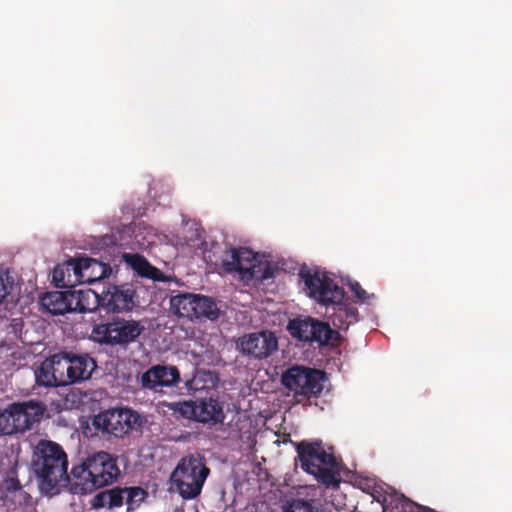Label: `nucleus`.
I'll list each match as a JSON object with an SVG mask.
<instances>
[{
	"label": "nucleus",
	"mask_w": 512,
	"mask_h": 512,
	"mask_svg": "<svg viewBox=\"0 0 512 512\" xmlns=\"http://www.w3.org/2000/svg\"><path fill=\"white\" fill-rule=\"evenodd\" d=\"M72 265L76 268L75 280H79V283L91 284L109 277L112 273L109 264L91 257L76 258V263Z\"/></svg>",
	"instance_id": "16"
},
{
	"label": "nucleus",
	"mask_w": 512,
	"mask_h": 512,
	"mask_svg": "<svg viewBox=\"0 0 512 512\" xmlns=\"http://www.w3.org/2000/svg\"><path fill=\"white\" fill-rule=\"evenodd\" d=\"M93 425L103 433L122 437L141 425L140 415L127 408L105 410L93 419Z\"/></svg>",
	"instance_id": "11"
},
{
	"label": "nucleus",
	"mask_w": 512,
	"mask_h": 512,
	"mask_svg": "<svg viewBox=\"0 0 512 512\" xmlns=\"http://www.w3.org/2000/svg\"><path fill=\"white\" fill-rule=\"evenodd\" d=\"M35 382L38 386L43 387L61 386L60 383H58L55 369L53 368L49 358L45 359L35 370Z\"/></svg>",
	"instance_id": "28"
},
{
	"label": "nucleus",
	"mask_w": 512,
	"mask_h": 512,
	"mask_svg": "<svg viewBox=\"0 0 512 512\" xmlns=\"http://www.w3.org/2000/svg\"><path fill=\"white\" fill-rule=\"evenodd\" d=\"M259 264L257 254L246 247L229 249L222 260V267L226 273H238L243 280L257 278Z\"/></svg>",
	"instance_id": "13"
},
{
	"label": "nucleus",
	"mask_w": 512,
	"mask_h": 512,
	"mask_svg": "<svg viewBox=\"0 0 512 512\" xmlns=\"http://www.w3.org/2000/svg\"><path fill=\"white\" fill-rule=\"evenodd\" d=\"M49 360L55 369L58 383H60L61 386L70 385V379H67V374L70 370L69 351H61L53 354L49 357Z\"/></svg>",
	"instance_id": "27"
},
{
	"label": "nucleus",
	"mask_w": 512,
	"mask_h": 512,
	"mask_svg": "<svg viewBox=\"0 0 512 512\" xmlns=\"http://www.w3.org/2000/svg\"><path fill=\"white\" fill-rule=\"evenodd\" d=\"M76 258H70L63 264H58L55 266L52 272V281L58 288H68L73 287L76 283H79V280H75L76 277V268L73 267L75 264Z\"/></svg>",
	"instance_id": "22"
},
{
	"label": "nucleus",
	"mask_w": 512,
	"mask_h": 512,
	"mask_svg": "<svg viewBox=\"0 0 512 512\" xmlns=\"http://www.w3.org/2000/svg\"><path fill=\"white\" fill-rule=\"evenodd\" d=\"M124 503V488L121 487L99 492L91 501V505L94 509H114L121 507Z\"/></svg>",
	"instance_id": "21"
},
{
	"label": "nucleus",
	"mask_w": 512,
	"mask_h": 512,
	"mask_svg": "<svg viewBox=\"0 0 512 512\" xmlns=\"http://www.w3.org/2000/svg\"><path fill=\"white\" fill-rule=\"evenodd\" d=\"M312 343L316 342L320 346L340 344L341 336L338 331L333 330L326 322L314 319L313 321Z\"/></svg>",
	"instance_id": "24"
},
{
	"label": "nucleus",
	"mask_w": 512,
	"mask_h": 512,
	"mask_svg": "<svg viewBox=\"0 0 512 512\" xmlns=\"http://www.w3.org/2000/svg\"><path fill=\"white\" fill-rule=\"evenodd\" d=\"M409 506L411 507V512L414 510V509H420L421 507L415 503H410Z\"/></svg>",
	"instance_id": "34"
},
{
	"label": "nucleus",
	"mask_w": 512,
	"mask_h": 512,
	"mask_svg": "<svg viewBox=\"0 0 512 512\" xmlns=\"http://www.w3.org/2000/svg\"><path fill=\"white\" fill-rule=\"evenodd\" d=\"M147 207L139 199H131L122 207V214L128 224H134V221L146 214Z\"/></svg>",
	"instance_id": "30"
},
{
	"label": "nucleus",
	"mask_w": 512,
	"mask_h": 512,
	"mask_svg": "<svg viewBox=\"0 0 512 512\" xmlns=\"http://www.w3.org/2000/svg\"><path fill=\"white\" fill-rule=\"evenodd\" d=\"M170 310L176 316L191 321H215L220 314V309L214 299L188 292L171 296Z\"/></svg>",
	"instance_id": "7"
},
{
	"label": "nucleus",
	"mask_w": 512,
	"mask_h": 512,
	"mask_svg": "<svg viewBox=\"0 0 512 512\" xmlns=\"http://www.w3.org/2000/svg\"><path fill=\"white\" fill-rule=\"evenodd\" d=\"M299 277L304 283L303 290L307 296L322 305H335L330 318L336 328L347 330L351 324L358 321L357 308L342 304L344 290L326 272L303 266L299 271Z\"/></svg>",
	"instance_id": "1"
},
{
	"label": "nucleus",
	"mask_w": 512,
	"mask_h": 512,
	"mask_svg": "<svg viewBox=\"0 0 512 512\" xmlns=\"http://www.w3.org/2000/svg\"><path fill=\"white\" fill-rule=\"evenodd\" d=\"M70 370L67 379L70 384L81 383L89 380L97 368L96 360L87 353H74L69 351Z\"/></svg>",
	"instance_id": "17"
},
{
	"label": "nucleus",
	"mask_w": 512,
	"mask_h": 512,
	"mask_svg": "<svg viewBox=\"0 0 512 512\" xmlns=\"http://www.w3.org/2000/svg\"><path fill=\"white\" fill-rule=\"evenodd\" d=\"M210 474L205 460L200 455L183 457L171 474V481L183 499L196 498Z\"/></svg>",
	"instance_id": "6"
},
{
	"label": "nucleus",
	"mask_w": 512,
	"mask_h": 512,
	"mask_svg": "<svg viewBox=\"0 0 512 512\" xmlns=\"http://www.w3.org/2000/svg\"><path fill=\"white\" fill-rule=\"evenodd\" d=\"M138 298L132 283L110 285L101 294L102 308L108 313L130 312L137 306Z\"/></svg>",
	"instance_id": "14"
},
{
	"label": "nucleus",
	"mask_w": 512,
	"mask_h": 512,
	"mask_svg": "<svg viewBox=\"0 0 512 512\" xmlns=\"http://www.w3.org/2000/svg\"><path fill=\"white\" fill-rule=\"evenodd\" d=\"M180 382V373L175 366L155 365L145 371L140 379L144 389L158 391L162 387H174Z\"/></svg>",
	"instance_id": "15"
},
{
	"label": "nucleus",
	"mask_w": 512,
	"mask_h": 512,
	"mask_svg": "<svg viewBox=\"0 0 512 512\" xmlns=\"http://www.w3.org/2000/svg\"><path fill=\"white\" fill-rule=\"evenodd\" d=\"M236 349L243 356L265 359L277 351L278 339L275 333L269 330L247 333L237 339Z\"/></svg>",
	"instance_id": "12"
},
{
	"label": "nucleus",
	"mask_w": 512,
	"mask_h": 512,
	"mask_svg": "<svg viewBox=\"0 0 512 512\" xmlns=\"http://www.w3.org/2000/svg\"><path fill=\"white\" fill-rule=\"evenodd\" d=\"M182 224L188 225L189 224V220H186L185 218H183Z\"/></svg>",
	"instance_id": "35"
},
{
	"label": "nucleus",
	"mask_w": 512,
	"mask_h": 512,
	"mask_svg": "<svg viewBox=\"0 0 512 512\" xmlns=\"http://www.w3.org/2000/svg\"><path fill=\"white\" fill-rule=\"evenodd\" d=\"M31 466L45 494H52L61 481L70 480L68 459L63 448L50 440H40L33 449Z\"/></svg>",
	"instance_id": "3"
},
{
	"label": "nucleus",
	"mask_w": 512,
	"mask_h": 512,
	"mask_svg": "<svg viewBox=\"0 0 512 512\" xmlns=\"http://www.w3.org/2000/svg\"><path fill=\"white\" fill-rule=\"evenodd\" d=\"M7 294L6 285L4 284V281L2 277L0 276V303L5 298Z\"/></svg>",
	"instance_id": "33"
},
{
	"label": "nucleus",
	"mask_w": 512,
	"mask_h": 512,
	"mask_svg": "<svg viewBox=\"0 0 512 512\" xmlns=\"http://www.w3.org/2000/svg\"><path fill=\"white\" fill-rule=\"evenodd\" d=\"M120 476L117 458L105 451L89 456L71 470V490L75 494H88L111 485Z\"/></svg>",
	"instance_id": "2"
},
{
	"label": "nucleus",
	"mask_w": 512,
	"mask_h": 512,
	"mask_svg": "<svg viewBox=\"0 0 512 512\" xmlns=\"http://www.w3.org/2000/svg\"><path fill=\"white\" fill-rule=\"evenodd\" d=\"M73 294V310L81 313L93 312L98 307L102 308L101 295L96 292L88 290L72 291Z\"/></svg>",
	"instance_id": "23"
},
{
	"label": "nucleus",
	"mask_w": 512,
	"mask_h": 512,
	"mask_svg": "<svg viewBox=\"0 0 512 512\" xmlns=\"http://www.w3.org/2000/svg\"><path fill=\"white\" fill-rule=\"evenodd\" d=\"M144 330L140 321L116 317L107 323L94 325L92 338L100 344L126 347L137 341Z\"/></svg>",
	"instance_id": "8"
},
{
	"label": "nucleus",
	"mask_w": 512,
	"mask_h": 512,
	"mask_svg": "<svg viewBox=\"0 0 512 512\" xmlns=\"http://www.w3.org/2000/svg\"><path fill=\"white\" fill-rule=\"evenodd\" d=\"M301 468L318 482L330 486L338 484V463L333 447L326 448L321 440H303L295 445Z\"/></svg>",
	"instance_id": "4"
},
{
	"label": "nucleus",
	"mask_w": 512,
	"mask_h": 512,
	"mask_svg": "<svg viewBox=\"0 0 512 512\" xmlns=\"http://www.w3.org/2000/svg\"><path fill=\"white\" fill-rule=\"evenodd\" d=\"M72 291H52L41 298V305L53 315H62L73 310Z\"/></svg>",
	"instance_id": "18"
},
{
	"label": "nucleus",
	"mask_w": 512,
	"mask_h": 512,
	"mask_svg": "<svg viewBox=\"0 0 512 512\" xmlns=\"http://www.w3.org/2000/svg\"><path fill=\"white\" fill-rule=\"evenodd\" d=\"M3 488L7 492L6 498L15 508H25L33 505L32 496L24 490L16 477H9L4 480Z\"/></svg>",
	"instance_id": "20"
},
{
	"label": "nucleus",
	"mask_w": 512,
	"mask_h": 512,
	"mask_svg": "<svg viewBox=\"0 0 512 512\" xmlns=\"http://www.w3.org/2000/svg\"><path fill=\"white\" fill-rule=\"evenodd\" d=\"M146 496L147 492L141 487H124V502L127 506V512L136 510Z\"/></svg>",
	"instance_id": "29"
},
{
	"label": "nucleus",
	"mask_w": 512,
	"mask_h": 512,
	"mask_svg": "<svg viewBox=\"0 0 512 512\" xmlns=\"http://www.w3.org/2000/svg\"><path fill=\"white\" fill-rule=\"evenodd\" d=\"M325 373L304 366H292L281 376L282 384L295 397H301L299 401L317 398L324 388Z\"/></svg>",
	"instance_id": "9"
},
{
	"label": "nucleus",
	"mask_w": 512,
	"mask_h": 512,
	"mask_svg": "<svg viewBox=\"0 0 512 512\" xmlns=\"http://www.w3.org/2000/svg\"><path fill=\"white\" fill-rule=\"evenodd\" d=\"M47 405L40 400L30 399L9 404L0 412V436L24 433L43 419Z\"/></svg>",
	"instance_id": "5"
},
{
	"label": "nucleus",
	"mask_w": 512,
	"mask_h": 512,
	"mask_svg": "<svg viewBox=\"0 0 512 512\" xmlns=\"http://www.w3.org/2000/svg\"><path fill=\"white\" fill-rule=\"evenodd\" d=\"M173 188L166 179H153L149 184L148 196L158 205L171 203Z\"/></svg>",
	"instance_id": "25"
},
{
	"label": "nucleus",
	"mask_w": 512,
	"mask_h": 512,
	"mask_svg": "<svg viewBox=\"0 0 512 512\" xmlns=\"http://www.w3.org/2000/svg\"><path fill=\"white\" fill-rule=\"evenodd\" d=\"M169 408L186 419L209 426L222 424L225 419L223 403L213 396L172 403Z\"/></svg>",
	"instance_id": "10"
},
{
	"label": "nucleus",
	"mask_w": 512,
	"mask_h": 512,
	"mask_svg": "<svg viewBox=\"0 0 512 512\" xmlns=\"http://www.w3.org/2000/svg\"><path fill=\"white\" fill-rule=\"evenodd\" d=\"M283 512H314V511H313V507L308 502L298 500L296 502H293Z\"/></svg>",
	"instance_id": "31"
},
{
	"label": "nucleus",
	"mask_w": 512,
	"mask_h": 512,
	"mask_svg": "<svg viewBox=\"0 0 512 512\" xmlns=\"http://www.w3.org/2000/svg\"><path fill=\"white\" fill-rule=\"evenodd\" d=\"M350 289L354 295L361 301H366L369 298L368 293L362 288L358 282L350 284Z\"/></svg>",
	"instance_id": "32"
},
{
	"label": "nucleus",
	"mask_w": 512,
	"mask_h": 512,
	"mask_svg": "<svg viewBox=\"0 0 512 512\" xmlns=\"http://www.w3.org/2000/svg\"><path fill=\"white\" fill-rule=\"evenodd\" d=\"M313 321L312 317L293 319L289 321L287 329L293 338L312 343Z\"/></svg>",
	"instance_id": "26"
},
{
	"label": "nucleus",
	"mask_w": 512,
	"mask_h": 512,
	"mask_svg": "<svg viewBox=\"0 0 512 512\" xmlns=\"http://www.w3.org/2000/svg\"><path fill=\"white\" fill-rule=\"evenodd\" d=\"M122 260L141 277L153 281L165 280L163 272L151 265L144 256L138 253H123Z\"/></svg>",
	"instance_id": "19"
}]
</instances>
